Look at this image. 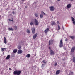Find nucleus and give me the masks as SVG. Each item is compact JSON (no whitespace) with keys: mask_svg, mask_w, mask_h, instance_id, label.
<instances>
[{"mask_svg":"<svg viewBox=\"0 0 75 75\" xmlns=\"http://www.w3.org/2000/svg\"><path fill=\"white\" fill-rule=\"evenodd\" d=\"M55 54V52H54L53 51V50H50V55H54Z\"/></svg>","mask_w":75,"mask_h":75,"instance_id":"5","label":"nucleus"},{"mask_svg":"<svg viewBox=\"0 0 75 75\" xmlns=\"http://www.w3.org/2000/svg\"><path fill=\"white\" fill-rule=\"evenodd\" d=\"M44 65H45L44 64H42L41 66L42 67L44 68Z\"/></svg>","mask_w":75,"mask_h":75,"instance_id":"34","label":"nucleus"},{"mask_svg":"<svg viewBox=\"0 0 75 75\" xmlns=\"http://www.w3.org/2000/svg\"><path fill=\"white\" fill-rule=\"evenodd\" d=\"M17 49H15L13 51V52H14V53H15L16 52H17Z\"/></svg>","mask_w":75,"mask_h":75,"instance_id":"23","label":"nucleus"},{"mask_svg":"<svg viewBox=\"0 0 75 75\" xmlns=\"http://www.w3.org/2000/svg\"><path fill=\"white\" fill-rule=\"evenodd\" d=\"M27 33H28V34H30V30H28L27 31Z\"/></svg>","mask_w":75,"mask_h":75,"instance_id":"31","label":"nucleus"},{"mask_svg":"<svg viewBox=\"0 0 75 75\" xmlns=\"http://www.w3.org/2000/svg\"><path fill=\"white\" fill-rule=\"evenodd\" d=\"M9 20H10V21H13V20H11L10 19H9Z\"/></svg>","mask_w":75,"mask_h":75,"instance_id":"41","label":"nucleus"},{"mask_svg":"<svg viewBox=\"0 0 75 75\" xmlns=\"http://www.w3.org/2000/svg\"><path fill=\"white\" fill-rule=\"evenodd\" d=\"M18 48L19 50H20V49H21V46H18Z\"/></svg>","mask_w":75,"mask_h":75,"instance_id":"29","label":"nucleus"},{"mask_svg":"<svg viewBox=\"0 0 75 75\" xmlns=\"http://www.w3.org/2000/svg\"><path fill=\"white\" fill-rule=\"evenodd\" d=\"M23 52V51L21 50H18L17 52V53L18 54H22Z\"/></svg>","mask_w":75,"mask_h":75,"instance_id":"6","label":"nucleus"},{"mask_svg":"<svg viewBox=\"0 0 75 75\" xmlns=\"http://www.w3.org/2000/svg\"><path fill=\"white\" fill-rule=\"evenodd\" d=\"M10 55H9L7 56L6 59H10Z\"/></svg>","mask_w":75,"mask_h":75,"instance_id":"16","label":"nucleus"},{"mask_svg":"<svg viewBox=\"0 0 75 75\" xmlns=\"http://www.w3.org/2000/svg\"><path fill=\"white\" fill-rule=\"evenodd\" d=\"M72 74H73V72H71Z\"/></svg>","mask_w":75,"mask_h":75,"instance_id":"50","label":"nucleus"},{"mask_svg":"<svg viewBox=\"0 0 75 75\" xmlns=\"http://www.w3.org/2000/svg\"><path fill=\"white\" fill-rule=\"evenodd\" d=\"M4 42L5 44H7V39H6V37H4Z\"/></svg>","mask_w":75,"mask_h":75,"instance_id":"9","label":"nucleus"},{"mask_svg":"<svg viewBox=\"0 0 75 75\" xmlns=\"http://www.w3.org/2000/svg\"><path fill=\"white\" fill-rule=\"evenodd\" d=\"M60 72H61V71H60V70H58L56 72V75H58V74H59Z\"/></svg>","mask_w":75,"mask_h":75,"instance_id":"13","label":"nucleus"},{"mask_svg":"<svg viewBox=\"0 0 75 75\" xmlns=\"http://www.w3.org/2000/svg\"><path fill=\"white\" fill-rule=\"evenodd\" d=\"M31 57V55L30 54H28L26 55V57L27 58H30Z\"/></svg>","mask_w":75,"mask_h":75,"instance_id":"22","label":"nucleus"},{"mask_svg":"<svg viewBox=\"0 0 75 75\" xmlns=\"http://www.w3.org/2000/svg\"><path fill=\"white\" fill-rule=\"evenodd\" d=\"M69 75H70V74L69 73Z\"/></svg>","mask_w":75,"mask_h":75,"instance_id":"49","label":"nucleus"},{"mask_svg":"<svg viewBox=\"0 0 75 75\" xmlns=\"http://www.w3.org/2000/svg\"><path fill=\"white\" fill-rule=\"evenodd\" d=\"M70 1H74V0H70Z\"/></svg>","mask_w":75,"mask_h":75,"instance_id":"43","label":"nucleus"},{"mask_svg":"<svg viewBox=\"0 0 75 75\" xmlns=\"http://www.w3.org/2000/svg\"><path fill=\"white\" fill-rule=\"evenodd\" d=\"M71 7V5L70 4H68L67 5V7L68 8H70Z\"/></svg>","mask_w":75,"mask_h":75,"instance_id":"15","label":"nucleus"},{"mask_svg":"<svg viewBox=\"0 0 75 75\" xmlns=\"http://www.w3.org/2000/svg\"><path fill=\"white\" fill-rule=\"evenodd\" d=\"M53 41L51 39L49 41V45H51V44H53Z\"/></svg>","mask_w":75,"mask_h":75,"instance_id":"4","label":"nucleus"},{"mask_svg":"<svg viewBox=\"0 0 75 75\" xmlns=\"http://www.w3.org/2000/svg\"><path fill=\"white\" fill-rule=\"evenodd\" d=\"M56 24V23H55V21H52L51 23V25L52 26L55 25Z\"/></svg>","mask_w":75,"mask_h":75,"instance_id":"10","label":"nucleus"},{"mask_svg":"<svg viewBox=\"0 0 75 75\" xmlns=\"http://www.w3.org/2000/svg\"><path fill=\"white\" fill-rule=\"evenodd\" d=\"M75 47L74 46L73 47H72L71 50V51L72 52H74L75 51Z\"/></svg>","mask_w":75,"mask_h":75,"instance_id":"8","label":"nucleus"},{"mask_svg":"<svg viewBox=\"0 0 75 75\" xmlns=\"http://www.w3.org/2000/svg\"><path fill=\"white\" fill-rule=\"evenodd\" d=\"M61 0H58V1H60Z\"/></svg>","mask_w":75,"mask_h":75,"instance_id":"47","label":"nucleus"},{"mask_svg":"<svg viewBox=\"0 0 75 75\" xmlns=\"http://www.w3.org/2000/svg\"><path fill=\"white\" fill-rule=\"evenodd\" d=\"M12 13H13V14H14L15 13L14 12V11H13L12 12Z\"/></svg>","mask_w":75,"mask_h":75,"instance_id":"38","label":"nucleus"},{"mask_svg":"<svg viewBox=\"0 0 75 75\" xmlns=\"http://www.w3.org/2000/svg\"><path fill=\"white\" fill-rule=\"evenodd\" d=\"M31 30L32 31L33 34H35V28L34 27H33L31 28Z\"/></svg>","mask_w":75,"mask_h":75,"instance_id":"3","label":"nucleus"},{"mask_svg":"<svg viewBox=\"0 0 75 75\" xmlns=\"http://www.w3.org/2000/svg\"><path fill=\"white\" fill-rule=\"evenodd\" d=\"M69 37H70V38H71L72 40H74V38H75V36H70Z\"/></svg>","mask_w":75,"mask_h":75,"instance_id":"19","label":"nucleus"},{"mask_svg":"<svg viewBox=\"0 0 75 75\" xmlns=\"http://www.w3.org/2000/svg\"><path fill=\"white\" fill-rule=\"evenodd\" d=\"M6 48H1V51H4L5 50H6Z\"/></svg>","mask_w":75,"mask_h":75,"instance_id":"26","label":"nucleus"},{"mask_svg":"<svg viewBox=\"0 0 75 75\" xmlns=\"http://www.w3.org/2000/svg\"><path fill=\"white\" fill-rule=\"evenodd\" d=\"M64 48L65 50H67V49L65 48V47H64Z\"/></svg>","mask_w":75,"mask_h":75,"instance_id":"39","label":"nucleus"},{"mask_svg":"<svg viewBox=\"0 0 75 75\" xmlns=\"http://www.w3.org/2000/svg\"><path fill=\"white\" fill-rule=\"evenodd\" d=\"M38 35V33H37L34 34L33 36V39H35L37 35Z\"/></svg>","mask_w":75,"mask_h":75,"instance_id":"12","label":"nucleus"},{"mask_svg":"<svg viewBox=\"0 0 75 75\" xmlns=\"http://www.w3.org/2000/svg\"><path fill=\"white\" fill-rule=\"evenodd\" d=\"M21 73V71L20 70L17 71V75H20Z\"/></svg>","mask_w":75,"mask_h":75,"instance_id":"14","label":"nucleus"},{"mask_svg":"<svg viewBox=\"0 0 75 75\" xmlns=\"http://www.w3.org/2000/svg\"><path fill=\"white\" fill-rule=\"evenodd\" d=\"M73 23L74 25H75V21H73Z\"/></svg>","mask_w":75,"mask_h":75,"instance_id":"36","label":"nucleus"},{"mask_svg":"<svg viewBox=\"0 0 75 75\" xmlns=\"http://www.w3.org/2000/svg\"><path fill=\"white\" fill-rule=\"evenodd\" d=\"M9 70H12V69H11V68H9Z\"/></svg>","mask_w":75,"mask_h":75,"instance_id":"40","label":"nucleus"},{"mask_svg":"<svg viewBox=\"0 0 75 75\" xmlns=\"http://www.w3.org/2000/svg\"><path fill=\"white\" fill-rule=\"evenodd\" d=\"M49 49H51V47H49Z\"/></svg>","mask_w":75,"mask_h":75,"instance_id":"46","label":"nucleus"},{"mask_svg":"<svg viewBox=\"0 0 75 75\" xmlns=\"http://www.w3.org/2000/svg\"><path fill=\"white\" fill-rule=\"evenodd\" d=\"M72 60H73V62H74V63H75V57H73V58L72 59Z\"/></svg>","mask_w":75,"mask_h":75,"instance_id":"21","label":"nucleus"},{"mask_svg":"<svg viewBox=\"0 0 75 75\" xmlns=\"http://www.w3.org/2000/svg\"><path fill=\"white\" fill-rule=\"evenodd\" d=\"M62 27L63 30H64V27H63V26H62Z\"/></svg>","mask_w":75,"mask_h":75,"instance_id":"44","label":"nucleus"},{"mask_svg":"<svg viewBox=\"0 0 75 75\" xmlns=\"http://www.w3.org/2000/svg\"><path fill=\"white\" fill-rule=\"evenodd\" d=\"M57 24H59V21H57Z\"/></svg>","mask_w":75,"mask_h":75,"instance_id":"42","label":"nucleus"},{"mask_svg":"<svg viewBox=\"0 0 75 75\" xmlns=\"http://www.w3.org/2000/svg\"><path fill=\"white\" fill-rule=\"evenodd\" d=\"M49 8L51 11H54V10H55V9L54 8V6L50 7H49Z\"/></svg>","mask_w":75,"mask_h":75,"instance_id":"7","label":"nucleus"},{"mask_svg":"<svg viewBox=\"0 0 75 75\" xmlns=\"http://www.w3.org/2000/svg\"><path fill=\"white\" fill-rule=\"evenodd\" d=\"M49 28H47L45 30V33L46 34V33H47L48 31H49Z\"/></svg>","mask_w":75,"mask_h":75,"instance_id":"11","label":"nucleus"},{"mask_svg":"<svg viewBox=\"0 0 75 75\" xmlns=\"http://www.w3.org/2000/svg\"><path fill=\"white\" fill-rule=\"evenodd\" d=\"M25 0H22V1H24Z\"/></svg>","mask_w":75,"mask_h":75,"instance_id":"48","label":"nucleus"},{"mask_svg":"<svg viewBox=\"0 0 75 75\" xmlns=\"http://www.w3.org/2000/svg\"><path fill=\"white\" fill-rule=\"evenodd\" d=\"M17 70H16L14 71L13 74L14 75L17 74Z\"/></svg>","mask_w":75,"mask_h":75,"instance_id":"20","label":"nucleus"},{"mask_svg":"<svg viewBox=\"0 0 75 75\" xmlns=\"http://www.w3.org/2000/svg\"><path fill=\"white\" fill-rule=\"evenodd\" d=\"M68 40L67 38H66L65 40V41H68Z\"/></svg>","mask_w":75,"mask_h":75,"instance_id":"37","label":"nucleus"},{"mask_svg":"<svg viewBox=\"0 0 75 75\" xmlns=\"http://www.w3.org/2000/svg\"><path fill=\"white\" fill-rule=\"evenodd\" d=\"M71 18L72 20L73 21H75V19H74V18L72 17H71Z\"/></svg>","mask_w":75,"mask_h":75,"instance_id":"27","label":"nucleus"},{"mask_svg":"<svg viewBox=\"0 0 75 75\" xmlns=\"http://www.w3.org/2000/svg\"><path fill=\"white\" fill-rule=\"evenodd\" d=\"M30 24L31 25H33V24H34V23L33 22H31L30 23Z\"/></svg>","mask_w":75,"mask_h":75,"instance_id":"32","label":"nucleus"},{"mask_svg":"<svg viewBox=\"0 0 75 75\" xmlns=\"http://www.w3.org/2000/svg\"><path fill=\"white\" fill-rule=\"evenodd\" d=\"M35 16L36 17H38V13H35Z\"/></svg>","mask_w":75,"mask_h":75,"instance_id":"17","label":"nucleus"},{"mask_svg":"<svg viewBox=\"0 0 75 75\" xmlns=\"http://www.w3.org/2000/svg\"><path fill=\"white\" fill-rule=\"evenodd\" d=\"M58 30H60L61 29V28L60 27V26H59V25H58Z\"/></svg>","mask_w":75,"mask_h":75,"instance_id":"30","label":"nucleus"},{"mask_svg":"<svg viewBox=\"0 0 75 75\" xmlns=\"http://www.w3.org/2000/svg\"><path fill=\"white\" fill-rule=\"evenodd\" d=\"M25 8H27V6H25Z\"/></svg>","mask_w":75,"mask_h":75,"instance_id":"45","label":"nucleus"},{"mask_svg":"<svg viewBox=\"0 0 75 75\" xmlns=\"http://www.w3.org/2000/svg\"><path fill=\"white\" fill-rule=\"evenodd\" d=\"M40 18H43V15L42 14H41L40 15Z\"/></svg>","mask_w":75,"mask_h":75,"instance_id":"25","label":"nucleus"},{"mask_svg":"<svg viewBox=\"0 0 75 75\" xmlns=\"http://www.w3.org/2000/svg\"><path fill=\"white\" fill-rule=\"evenodd\" d=\"M8 30L9 31H14V29H13L12 28H8Z\"/></svg>","mask_w":75,"mask_h":75,"instance_id":"18","label":"nucleus"},{"mask_svg":"<svg viewBox=\"0 0 75 75\" xmlns=\"http://www.w3.org/2000/svg\"><path fill=\"white\" fill-rule=\"evenodd\" d=\"M42 62H43V63H45V64H47V63L45 61V60H43L42 61Z\"/></svg>","mask_w":75,"mask_h":75,"instance_id":"28","label":"nucleus"},{"mask_svg":"<svg viewBox=\"0 0 75 75\" xmlns=\"http://www.w3.org/2000/svg\"><path fill=\"white\" fill-rule=\"evenodd\" d=\"M41 14H42V15H43V16L44 15H45V13L43 11H41Z\"/></svg>","mask_w":75,"mask_h":75,"instance_id":"24","label":"nucleus"},{"mask_svg":"<svg viewBox=\"0 0 75 75\" xmlns=\"http://www.w3.org/2000/svg\"><path fill=\"white\" fill-rule=\"evenodd\" d=\"M59 46L60 48H62L63 47V42H62V39H61L60 41V44Z\"/></svg>","mask_w":75,"mask_h":75,"instance_id":"1","label":"nucleus"},{"mask_svg":"<svg viewBox=\"0 0 75 75\" xmlns=\"http://www.w3.org/2000/svg\"><path fill=\"white\" fill-rule=\"evenodd\" d=\"M34 23H35V24L36 25H38V24H39V22H38V20H37L36 19H34Z\"/></svg>","mask_w":75,"mask_h":75,"instance_id":"2","label":"nucleus"},{"mask_svg":"<svg viewBox=\"0 0 75 75\" xmlns=\"http://www.w3.org/2000/svg\"><path fill=\"white\" fill-rule=\"evenodd\" d=\"M57 65V63H55L54 64V66H55V67H56Z\"/></svg>","mask_w":75,"mask_h":75,"instance_id":"35","label":"nucleus"},{"mask_svg":"<svg viewBox=\"0 0 75 75\" xmlns=\"http://www.w3.org/2000/svg\"><path fill=\"white\" fill-rule=\"evenodd\" d=\"M15 27V30H17V27L16 26H14Z\"/></svg>","mask_w":75,"mask_h":75,"instance_id":"33","label":"nucleus"}]
</instances>
